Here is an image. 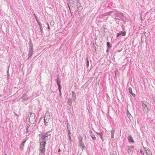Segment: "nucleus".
<instances>
[{"instance_id": "nucleus-51", "label": "nucleus", "mask_w": 155, "mask_h": 155, "mask_svg": "<svg viewBox=\"0 0 155 155\" xmlns=\"http://www.w3.org/2000/svg\"><path fill=\"white\" fill-rule=\"evenodd\" d=\"M154 102H155V100L154 101Z\"/></svg>"}, {"instance_id": "nucleus-19", "label": "nucleus", "mask_w": 155, "mask_h": 155, "mask_svg": "<svg viewBox=\"0 0 155 155\" xmlns=\"http://www.w3.org/2000/svg\"><path fill=\"white\" fill-rule=\"evenodd\" d=\"M75 94L74 92L73 91L72 92V97L73 100H74L75 98Z\"/></svg>"}, {"instance_id": "nucleus-35", "label": "nucleus", "mask_w": 155, "mask_h": 155, "mask_svg": "<svg viewBox=\"0 0 155 155\" xmlns=\"http://www.w3.org/2000/svg\"><path fill=\"white\" fill-rule=\"evenodd\" d=\"M89 132L90 134V135H91V134H93L92 133V131L91 130H90L89 131Z\"/></svg>"}, {"instance_id": "nucleus-25", "label": "nucleus", "mask_w": 155, "mask_h": 155, "mask_svg": "<svg viewBox=\"0 0 155 155\" xmlns=\"http://www.w3.org/2000/svg\"><path fill=\"white\" fill-rule=\"evenodd\" d=\"M111 135L114 136V130H111Z\"/></svg>"}, {"instance_id": "nucleus-28", "label": "nucleus", "mask_w": 155, "mask_h": 155, "mask_svg": "<svg viewBox=\"0 0 155 155\" xmlns=\"http://www.w3.org/2000/svg\"><path fill=\"white\" fill-rule=\"evenodd\" d=\"M140 153L142 155H144V152L141 150H140Z\"/></svg>"}, {"instance_id": "nucleus-16", "label": "nucleus", "mask_w": 155, "mask_h": 155, "mask_svg": "<svg viewBox=\"0 0 155 155\" xmlns=\"http://www.w3.org/2000/svg\"><path fill=\"white\" fill-rule=\"evenodd\" d=\"M77 6L78 9L81 10L82 9V7L81 6V4L79 3L77 4Z\"/></svg>"}, {"instance_id": "nucleus-15", "label": "nucleus", "mask_w": 155, "mask_h": 155, "mask_svg": "<svg viewBox=\"0 0 155 155\" xmlns=\"http://www.w3.org/2000/svg\"><path fill=\"white\" fill-rule=\"evenodd\" d=\"M146 153L147 155H149L151 153L150 150L149 149H147V150H146Z\"/></svg>"}, {"instance_id": "nucleus-45", "label": "nucleus", "mask_w": 155, "mask_h": 155, "mask_svg": "<svg viewBox=\"0 0 155 155\" xmlns=\"http://www.w3.org/2000/svg\"><path fill=\"white\" fill-rule=\"evenodd\" d=\"M48 119H49L50 118V116L49 115V116H48Z\"/></svg>"}, {"instance_id": "nucleus-4", "label": "nucleus", "mask_w": 155, "mask_h": 155, "mask_svg": "<svg viewBox=\"0 0 155 155\" xmlns=\"http://www.w3.org/2000/svg\"><path fill=\"white\" fill-rule=\"evenodd\" d=\"M39 150L41 153H43L45 152V149L44 147H40L39 149Z\"/></svg>"}, {"instance_id": "nucleus-22", "label": "nucleus", "mask_w": 155, "mask_h": 155, "mask_svg": "<svg viewBox=\"0 0 155 155\" xmlns=\"http://www.w3.org/2000/svg\"><path fill=\"white\" fill-rule=\"evenodd\" d=\"M144 13L143 12H141L140 13V19L142 21H143V19H142V16L143 15V14Z\"/></svg>"}, {"instance_id": "nucleus-46", "label": "nucleus", "mask_w": 155, "mask_h": 155, "mask_svg": "<svg viewBox=\"0 0 155 155\" xmlns=\"http://www.w3.org/2000/svg\"><path fill=\"white\" fill-rule=\"evenodd\" d=\"M37 22H39V21H38V18H37V20H36Z\"/></svg>"}, {"instance_id": "nucleus-24", "label": "nucleus", "mask_w": 155, "mask_h": 155, "mask_svg": "<svg viewBox=\"0 0 155 155\" xmlns=\"http://www.w3.org/2000/svg\"><path fill=\"white\" fill-rule=\"evenodd\" d=\"M107 47H108V48H110L111 47V46L110 45V43L107 42Z\"/></svg>"}, {"instance_id": "nucleus-27", "label": "nucleus", "mask_w": 155, "mask_h": 155, "mask_svg": "<svg viewBox=\"0 0 155 155\" xmlns=\"http://www.w3.org/2000/svg\"><path fill=\"white\" fill-rule=\"evenodd\" d=\"M112 12V11H110L107 14V15H110Z\"/></svg>"}, {"instance_id": "nucleus-50", "label": "nucleus", "mask_w": 155, "mask_h": 155, "mask_svg": "<svg viewBox=\"0 0 155 155\" xmlns=\"http://www.w3.org/2000/svg\"><path fill=\"white\" fill-rule=\"evenodd\" d=\"M4 155H7V154H5Z\"/></svg>"}, {"instance_id": "nucleus-29", "label": "nucleus", "mask_w": 155, "mask_h": 155, "mask_svg": "<svg viewBox=\"0 0 155 155\" xmlns=\"http://www.w3.org/2000/svg\"><path fill=\"white\" fill-rule=\"evenodd\" d=\"M79 140L80 141H82V138L81 136L79 137Z\"/></svg>"}, {"instance_id": "nucleus-31", "label": "nucleus", "mask_w": 155, "mask_h": 155, "mask_svg": "<svg viewBox=\"0 0 155 155\" xmlns=\"http://www.w3.org/2000/svg\"><path fill=\"white\" fill-rule=\"evenodd\" d=\"M143 148L144 149V151L146 152V150H147V149H148L147 148H146L143 146Z\"/></svg>"}, {"instance_id": "nucleus-47", "label": "nucleus", "mask_w": 155, "mask_h": 155, "mask_svg": "<svg viewBox=\"0 0 155 155\" xmlns=\"http://www.w3.org/2000/svg\"><path fill=\"white\" fill-rule=\"evenodd\" d=\"M37 22H39V21H38V18H37V20H36Z\"/></svg>"}, {"instance_id": "nucleus-33", "label": "nucleus", "mask_w": 155, "mask_h": 155, "mask_svg": "<svg viewBox=\"0 0 155 155\" xmlns=\"http://www.w3.org/2000/svg\"><path fill=\"white\" fill-rule=\"evenodd\" d=\"M143 148L144 149V151L146 152V150H147V149H148L147 148H146L143 146Z\"/></svg>"}, {"instance_id": "nucleus-13", "label": "nucleus", "mask_w": 155, "mask_h": 155, "mask_svg": "<svg viewBox=\"0 0 155 155\" xmlns=\"http://www.w3.org/2000/svg\"><path fill=\"white\" fill-rule=\"evenodd\" d=\"M26 140L24 141L21 144L20 146V147L21 149H22L24 147V146Z\"/></svg>"}, {"instance_id": "nucleus-3", "label": "nucleus", "mask_w": 155, "mask_h": 155, "mask_svg": "<svg viewBox=\"0 0 155 155\" xmlns=\"http://www.w3.org/2000/svg\"><path fill=\"white\" fill-rule=\"evenodd\" d=\"M61 82L60 80L58 78L57 79V84L58 87V89L59 91H60L61 89V86L60 84V83Z\"/></svg>"}, {"instance_id": "nucleus-14", "label": "nucleus", "mask_w": 155, "mask_h": 155, "mask_svg": "<svg viewBox=\"0 0 155 155\" xmlns=\"http://www.w3.org/2000/svg\"><path fill=\"white\" fill-rule=\"evenodd\" d=\"M128 147V154H129L131 152V150L132 148H133V147L132 146H129Z\"/></svg>"}, {"instance_id": "nucleus-12", "label": "nucleus", "mask_w": 155, "mask_h": 155, "mask_svg": "<svg viewBox=\"0 0 155 155\" xmlns=\"http://www.w3.org/2000/svg\"><path fill=\"white\" fill-rule=\"evenodd\" d=\"M27 96L25 94H24L21 97L23 101L26 100L27 99Z\"/></svg>"}, {"instance_id": "nucleus-6", "label": "nucleus", "mask_w": 155, "mask_h": 155, "mask_svg": "<svg viewBox=\"0 0 155 155\" xmlns=\"http://www.w3.org/2000/svg\"><path fill=\"white\" fill-rule=\"evenodd\" d=\"M29 52L28 54L29 57L28 58H29V57L31 56L32 55L33 53V49L29 48Z\"/></svg>"}, {"instance_id": "nucleus-38", "label": "nucleus", "mask_w": 155, "mask_h": 155, "mask_svg": "<svg viewBox=\"0 0 155 155\" xmlns=\"http://www.w3.org/2000/svg\"><path fill=\"white\" fill-rule=\"evenodd\" d=\"M38 23L39 25V26L40 27L41 26V24L39 22H38Z\"/></svg>"}, {"instance_id": "nucleus-37", "label": "nucleus", "mask_w": 155, "mask_h": 155, "mask_svg": "<svg viewBox=\"0 0 155 155\" xmlns=\"http://www.w3.org/2000/svg\"><path fill=\"white\" fill-rule=\"evenodd\" d=\"M68 134L69 135V136L70 137V136L69 135V134H70V131L69 130H68Z\"/></svg>"}, {"instance_id": "nucleus-7", "label": "nucleus", "mask_w": 155, "mask_h": 155, "mask_svg": "<svg viewBox=\"0 0 155 155\" xmlns=\"http://www.w3.org/2000/svg\"><path fill=\"white\" fill-rule=\"evenodd\" d=\"M126 32L125 31H121L120 32L118 33H117V37H118L119 36L121 35L122 36H124L125 35Z\"/></svg>"}, {"instance_id": "nucleus-2", "label": "nucleus", "mask_w": 155, "mask_h": 155, "mask_svg": "<svg viewBox=\"0 0 155 155\" xmlns=\"http://www.w3.org/2000/svg\"><path fill=\"white\" fill-rule=\"evenodd\" d=\"M35 119V115L33 113H30V116L29 118V120L33 121Z\"/></svg>"}, {"instance_id": "nucleus-44", "label": "nucleus", "mask_w": 155, "mask_h": 155, "mask_svg": "<svg viewBox=\"0 0 155 155\" xmlns=\"http://www.w3.org/2000/svg\"><path fill=\"white\" fill-rule=\"evenodd\" d=\"M59 92H60V96H61V91H59Z\"/></svg>"}, {"instance_id": "nucleus-10", "label": "nucleus", "mask_w": 155, "mask_h": 155, "mask_svg": "<svg viewBox=\"0 0 155 155\" xmlns=\"http://www.w3.org/2000/svg\"><path fill=\"white\" fill-rule=\"evenodd\" d=\"M128 140L129 141L131 142H134V141L133 139V138L132 136L130 135L128 136Z\"/></svg>"}, {"instance_id": "nucleus-39", "label": "nucleus", "mask_w": 155, "mask_h": 155, "mask_svg": "<svg viewBox=\"0 0 155 155\" xmlns=\"http://www.w3.org/2000/svg\"><path fill=\"white\" fill-rule=\"evenodd\" d=\"M47 25H48V29H49V28H49V25L48 24V23H47Z\"/></svg>"}, {"instance_id": "nucleus-9", "label": "nucleus", "mask_w": 155, "mask_h": 155, "mask_svg": "<svg viewBox=\"0 0 155 155\" xmlns=\"http://www.w3.org/2000/svg\"><path fill=\"white\" fill-rule=\"evenodd\" d=\"M46 144V142L44 141L41 142L40 143V146L41 147H45V145Z\"/></svg>"}, {"instance_id": "nucleus-18", "label": "nucleus", "mask_w": 155, "mask_h": 155, "mask_svg": "<svg viewBox=\"0 0 155 155\" xmlns=\"http://www.w3.org/2000/svg\"><path fill=\"white\" fill-rule=\"evenodd\" d=\"M33 45L31 41H30L29 42V47L30 48L33 49Z\"/></svg>"}, {"instance_id": "nucleus-48", "label": "nucleus", "mask_w": 155, "mask_h": 155, "mask_svg": "<svg viewBox=\"0 0 155 155\" xmlns=\"http://www.w3.org/2000/svg\"><path fill=\"white\" fill-rule=\"evenodd\" d=\"M116 71L115 73V75H116Z\"/></svg>"}, {"instance_id": "nucleus-8", "label": "nucleus", "mask_w": 155, "mask_h": 155, "mask_svg": "<svg viewBox=\"0 0 155 155\" xmlns=\"http://www.w3.org/2000/svg\"><path fill=\"white\" fill-rule=\"evenodd\" d=\"M42 139L43 140H48L50 138H48V136L46 135H45L42 137Z\"/></svg>"}, {"instance_id": "nucleus-26", "label": "nucleus", "mask_w": 155, "mask_h": 155, "mask_svg": "<svg viewBox=\"0 0 155 155\" xmlns=\"http://www.w3.org/2000/svg\"><path fill=\"white\" fill-rule=\"evenodd\" d=\"M50 25H54V22L53 21H51L50 23Z\"/></svg>"}, {"instance_id": "nucleus-20", "label": "nucleus", "mask_w": 155, "mask_h": 155, "mask_svg": "<svg viewBox=\"0 0 155 155\" xmlns=\"http://www.w3.org/2000/svg\"><path fill=\"white\" fill-rule=\"evenodd\" d=\"M97 133L101 137V139H102V141H103L104 140H103V139L102 137V134H101V132H97Z\"/></svg>"}, {"instance_id": "nucleus-23", "label": "nucleus", "mask_w": 155, "mask_h": 155, "mask_svg": "<svg viewBox=\"0 0 155 155\" xmlns=\"http://www.w3.org/2000/svg\"><path fill=\"white\" fill-rule=\"evenodd\" d=\"M45 118H46V116L45 117V118H44L45 124V125H48V124H47L48 122L46 121V120L45 119Z\"/></svg>"}, {"instance_id": "nucleus-11", "label": "nucleus", "mask_w": 155, "mask_h": 155, "mask_svg": "<svg viewBox=\"0 0 155 155\" xmlns=\"http://www.w3.org/2000/svg\"><path fill=\"white\" fill-rule=\"evenodd\" d=\"M129 91L130 93L134 97H135V94H133L132 91V90L131 88L129 87Z\"/></svg>"}, {"instance_id": "nucleus-30", "label": "nucleus", "mask_w": 155, "mask_h": 155, "mask_svg": "<svg viewBox=\"0 0 155 155\" xmlns=\"http://www.w3.org/2000/svg\"><path fill=\"white\" fill-rule=\"evenodd\" d=\"M87 67L89 66V61L87 60Z\"/></svg>"}, {"instance_id": "nucleus-41", "label": "nucleus", "mask_w": 155, "mask_h": 155, "mask_svg": "<svg viewBox=\"0 0 155 155\" xmlns=\"http://www.w3.org/2000/svg\"><path fill=\"white\" fill-rule=\"evenodd\" d=\"M111 138L112 139H113L114 138V136L111 135Z\"/></svg>"}, {"instance_id": "nucleus-21", "label": "nucleus", "mask_w": 155, "mask_h": 155, "mask_svg": "<svg viewBox=\"0 0 155 155\" xmlns=\"http://www.w3.org/2000/svg\"><path fill=\"white\" fill-rule=\"evenodd\" d=\"M91 136L93 140H95L96 139V137H95V136L94 134H91Z\"/></svg>"}, {"instance_id": "nucleus-32", "label": "nucleus", "mask_w": 155, "mask_h": 155, "mask_svg": "<svg viewBox=\"0 0 155 155\" xmlns=\"http://www.w3.org/2000/svg\"><path fill=\"white\" fill-rule=\"evenodd\" d=\"M143 148L144 149V151L146 152V150H147V149H148L147 148H146L143 146Z\"/></svg>"}, {"instance_id": "nucleus-49", "label": "nucleus", "mask_w": 155, "mask_h": 155, "mask_svg": "<svg viewBox=\"0 0 155 155\" xmlns=\"http://www.w3.org/2000/svg\"><path fill=\"white\" fill-rule=\"evenodd\" d=\"M71 1H72V2H73V0H71Z\"/></svg>"}, {"instance_id": "nucleus-40", "label": "nucleus", "mask_w": 155, "mask_h": 155, "mask_svg": "<svg viewBox=\"0 0 155 155\" xmlns=\"http://www.w3.org/2000/svg\"><path fill=\"white\" fill-rule=\"evenodd\" d=\"M40 27V30L41 31H42V27L41 26Z\"/></svg>"}, {"instance_id": "nucleus-34", "label": "nucleus", "mask_w": 155, "mask_h": 155, "mask_svg": "<svg viewBox=\"0 0 155 155\" xmlns=\"http://www.w3.org/2000/svg\"><path fill=\"white\" fill-rule=\"evenodd\" d=\"M69 102H68V104L69 105H71V104L72 103V102L71 101H70V100L69 99Z\"/></svg>"}, {"instance_id": "nucleus-43", "label": "nucleus", "mask_w": 155, "mask_h": 155, "mask_svg": "<svg viewBox=\"0 0 155 155\" xmlns=\"http://www.w3.org/2000/svg\"><path fill=\"white\" fill-rule=\"evenodd\" d=\"M60 151H61L60 149H59L58 150V152H60Z\"/></svg>"}, {"instance_id": "nucleus-42", "label": "nucleus", "mask_w": 155, "mask_h": 155, "mask_svg": "<svg viewBox=\"0 0 155 155\" xmlns=\"http://www.w3.org/2000/svg\"><path fill=\"white\" fill-rule=\"evenodd\" d=\"M28 128H29V126H27V127L26 130H28Z\"/></svg>"}, {"instance_id": "nucleus-1", "label": "nucleus", "mask_w": 155, "mask_h": 155, "mask_svg": "<svg viewBox=\"0 0 155 155\" xmlns=\"http://www.w3.org/2000/svg\"><path fill=\"white\" fill-rule=\"evenodd\" d=\"M142 106L143 109V111L144 112L147 113L150 110V109L147 107V105L143 102H142Z\"/></svg>"}, {"instance_id": "nucleus-36", "label": "nucleus", "mask_w": 155, "mask_h": 155, "mask_svg": "<svg viewBox=\"0 0 155 155\" xmlns=\"http://www.w3.org/2000/svg\"><path fill=\"white\" fill-rule=\"evenodd\" d=\"M34 15L35 16V17L36 20H37V18H37V17L35 15V14H34Z\"/></svg>"}, {"instance_id": "nucleus-5", "label": "nucleus", "mask_w": 155, "mask_h": 155, "mask_svg": "<svg viewBox=\"0 0 155 155\" xmlns=\"http://www.w3.org/2000/svg\"><path fill=\"white\" fill-rule=\"evenodd\" d=\"M123 14L121 13H116L115 14V16L118 17L120 18H121L123 17Z\"/></svg>"}, {"instance_id": "nucleus-17", "label": "nucleus", "mask_w": 155, "mask_h": 155, "mask_svg": "<svg viewBox=\"0 0 155 155\" xmlns=\"http://www.w3.org/2000/svg\"><path fill=\"white\" fill-rule=\"evenodd\" d=\"M80 145L81 146H82L83 148H84L85 147V146H84L82 141H80L79 142Z\"/></svg>"}]
</instances>
